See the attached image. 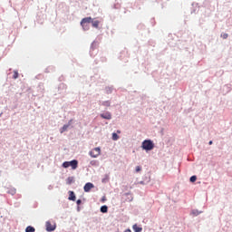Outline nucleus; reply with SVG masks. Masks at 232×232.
Here are the masks:
<instances>
[{
  "label": "nucleus",
  "mask_w": 232,
  "mask_h": 232,
  "mask_svg": "<svg viewBox=\"0 0 232 232\" xmlns=\"http://www.w3.org/2000/svg\"><path fill=\"white\" fill-rule=\"evenodd\" d=\"M141 148L143 150H146V151H151L155 148V144H153V141L151 140H145L142 142Z\"/></svg>",
  "instance_id": "f257e3e1"
},
{
  "label": "nucleus",
  "mask_w": 232,
  "mask_h": 232,
  "mask_svg": "<svg viewBox=\"0 0 232 232\" xmlns=\"http://www.w3.org/2000/svg\"><path fill=\"white\" fill-rule=\"evenodd\" d=\"M89 155H90V157H92V159H97V157H99L101 155V149L99 147L92 149L89 152Z\"/></svg>",
  "instance_id": "f03ea898"
},
{
  "label": "nucleus",
  "mask_w": 232,
  "mask_h": 232,
  "mask_svg": "<svg viewBox=\"0 0 232 232\" xmlns=\"http://www.w3.org/2000/svg\"><path fill=\"white\" fill-rule=\"evenodd\" d=\"M70 166H71L72 169H77V167L79 166V161H77L76 160L69 161V167Z\"/></svg>",
  "instance_id": "7ed1b4c3"
},
{
  "label": "nucleus",
  "mask_w": 232,
  "mask_h": 232,
  "mask_svg": "<svg viewBox=\"0 0 232 232\" xmlns=\"http://www.w3.org/2000/svg\"><path fill=\"white\" fill-rule=\"evenodd\" d=\"M92 188H93L92 183L89 182V183L85 184V186L83 187V189H84L85 193H88V192H90L91 189H92Z\"/></svg>",
  "instance_id": "20e7f679"
},
{
  "label": "nucleus",
  "mask_w": 232,
  "mask_h": 232,
  "mask_svg": "<svg viewBox=\"0 0 232 232\" xmlns=\"http://www.w3.org/2000/svg\"><path fill=\"white\" fill-rule=\"evenodd\" d=\"M92 21V17H85L82 20L81 24H90Z\"/></svg>",
  "instance_id": "39448f33"
},
{
  "label": "nucleus",
  "mask_w": 232,
  "mask_h": 232,
  "mask_svg": "<svg viewBox=\"0 0 232 232\" xmlns=\"http://www.w3.org/2000/svg\"><path fill=\"white\" fill-rule=\"evenodd\" d=\"M102 119H106L107 121L111 120V113L105 112L101 114Z\"/></svg>",
  "instance_id": "423d86ee"
},
{
  "label": "nucleus",
  "mask_w": 232,
  "mask_h": 232,
  "mask_svg": "<svg viewBox=\"0 0 232 232\" xmlns=\"http://www.w3.org/2000/svg\"><path fill=\"white\" fill-rule=\"evenodd\" d=\"M72 124V120L69 121L68 124H65L63 126V128L60 130V133H64L70 128V125Z\"/></svg>",
  "instance_id": "0eeeda50"
},
{
  "label": "nucleus",
  "mask_w": 232,
  "mask_h": 232,
  "mask_svg": "<svg viewBox=\"0 0 232 232\" xmlns=\"http://www.w3.org/2000/svg\"><path fill=\"white\" fill-rule=\"evenodd\" d=\"M46 230L47 231H54L55 230V227L53 225H52V223H50L48 221V222H46Z\"/></svg>",
  "instance_id": "6e6552de"
},
{
  "label": "nucleus",
  "mask_w": 232,
  "mask_h": 232,
  "mask_svg": "<svg viewBox=\"0 0 232 232\" xmlns=\"http://www.w3.org/2000/svg\"><path fill=\"white\" fill-rule=\"evenodd\" d=\"M69 198V200L75 201V198H76L75 193L73 191L70 190L69 191V198Z\"/></svg>",
  "instance_id": "1a4fd4ad"
},
{
  "label": "nucleus",
  "mask_w": 232,
  "mask_h": 232,
  "mask_svg": "<svg viewBox=\"0 0 232 232\" xmlns=\"http://www.w3.org/2000/svg\"><path fill=\"white\" fill-rule=\"evenodd\" d=\"M132 229L135 231V232H141L142 231V227L137 226V225H133L132 227Z\"/></svg>",
  "instance_id": "9d476101"
},
{
  "label": "nucleus",
  "mask_w": 232,
  "mask_h": 232,
  "mask_svg": "<svg viewBox=\"0 0 232 232\" xmlns=\"http://www.w3.org/2000/svg\"><path fill=\"white\" fill-rule=\"evenodd\" d=\"M25 232H35V228L32 226H29L25 228Z\"/></svg>",
  "instance_id": "9b49d317"
},
{
  "label": "nucleus",
  "mask_w": 232,
  "mask_h": 232,
  "mask_svg": "<svg viewBox=\"0 0 232 232\" xmlns=\"http://www.w3.org/2000/svg\"><path fill=\"white\" fill-rule=\"evenodd\" d=\"M102 213H108V206L104 205L101 208Z\"/></svg>",
  "instance_id": "f8f14e48"
},
{
  "label": "nucleus",
  "mask_w": 232,
  "mask_h": 232,
  "mask_svg": "<svg viewBox=\"0 0 232 232\" xmlns=\"http://www.w3.org/2000/svg\"><path fill=\"white\" fill-rule=\"evenodd\" d=\"M82 26L83 30H90V24H81Z\"/></svg>",
  "instance_id": "ddd939ff"
},
{
  "label": "nucleus",
  "mask_w": 232,
  "mask_h": 232,
  "mask_svg": "<svg viewBox=\"0 0 232 232\" xmlns=\"http://www.w3.org/2000/svg\"><path fill=\"white\" fill-rule=\"evenodd\" d=\"M92 26L94 27V28H99V21H93L92 20Z\"/></svg>",
  "instance_id": "4468645a"
},
{
  "label": "nucleus",
  "mask_w": 232,
  "mask_h": 232,
  "mask_svg": "<svg viewBox=\"0 0 232 232\" xmlns=\"http://www.w3.org/2000/svg\"><path fill=\"white\" fill-rule=\"evenodd\" d=\"M112 140H119V135L115 132L112 133Z\"/></svg>",
  "instance_id": "2eb2a0df"
},
{
  "label": "nucleus",
  "mask_w": 232,
  "mask_h": 232,
  "mask_svg": "<svg viewBox=\"0 0 232 232\" xmlns=\"http://www.w3.org/2000/svg\"><path fill=\"white\" fill-rule=\"evenodd\" d=\"M63 168H70V161H64L63 163Z\"/></svg>",
  "instance_id": "dca6fc26"
},
{
  "label": "nucleus",
  "mask_w": 232,
  "mask_h": 232,
  "mask_svg": "<svg viewBox=\"0 0 232 232\" xmlns=\"http://www.w3.org/2000/svg\"><path fill=\"white\" fill-rule=\"evenodd\" d=\"M19 77V72L17 71L14 72L13 79H17Z\"/></svg>",
  "instance_id": "f3484780"
},
{
  "label": "nucleus",
  "mask_w": 232,
  "mask_h": 232,
  "mask_svg": "<svg viewBox=\"0 0 232 232\" xmlns=\"http://www.w3.org/2000/svg\"><path fill=\"white\" fill-rule=\"evenodd\" d=\"M190 182H197V176H191Z\"/></svg>",
  "instance_id": "a211bd4d"
},
{
  "label": "nucleus",
  "mask_w": 232,
  "mask_h": 232,
  "mask_svg": "<svg viewBox=\"0 0 232 232\" xmlns=\"http://www.w3.org/2000/svg\"><path fill=\"white\" fill-rule=\"evenodd\" d=\"M221 37H222L223 39H227L228 34H226V33H224V34H221Z\"/></svg>",
  "instance_id": "6ab92c4d"
},
{
  "label": "nucleus",
  "mask_w": 232,
  "mask_h": 232,
  "mask_svg": "<svg viewBox=\"0 0 232 232\" xmlns=\"http://www.w3.org/2000/svg\"><path fill=\"white\" fill-rule=\"evenodd\" d=\"M142 168L140 166L136 167V173H139V171H141Z\"/></svg>",
  "instance_id": "aec40b11"
},
{
  "label": "nucleus",
  "mask_w": 232,
  "mask_h": 232,
  "mask_svg": "<svg viewBox=\"0 0 232 232\" xmlns=\"http://www.w3.org/2000/svg\"><path fill=\"white\" fill-rule=\"evenodd\" d=\"M102 106H110V102L107 101V102H102Z\"/></svg>",
  "instance_id": "412c9836"
},
{
  "label": "nucleus",
  "mask_w": 232,
  "mask_h": 232,
  "mask_svg": "<svg viewBox=\"0 0 232 232\" xmlns=\"http://www.w3.org/2000/svg\"><path fill=\"white\" fill-rule=\"evenodd\" d=\"M9 193H11V195H15V188L11 189Z\"/></svg>",
  "instance_id": "4be33fe9"
},
{
  "label": "nucleus",
  "mask_w": 232,
  "mask_h": 232,
  "mask_svg": "<svg viewBox=\"0 0 232 232\" xmlns=\"http://www.w3.org/2000/svg\"><path fill=\"white\" fill-rule=\"evenodd\" d=\"M82 202V201L81 199H78V200L76 201V204L79 206V205H81Z\"/></svg>",
  "instance_id": "5701e85b"
},
{
  "label": "nucleus",
  "mask_w": 232,
  "mask_h": 232,
  "mask_svg": "<svg viewBox=\"0 0 232 232\" xmlns=\"http://www.w3.org/2000/svg\"><path fill=\"white\" fill-rule=\"evenodd\" d=\"M208 144H209V146H211V144H213V141L210 140V141L208 142Z\"/></svg>",
  "instance_id": "b1692460"
},
{
  "label": "nucleus",
  "mask_w": 232,
  "mask_h": 232,
  "mask_svg": "<svg viewBox=\"0 0 232 232\" xmlns=\"http://www.w3.org/2000/svg\"><path fill=\"white\" fill-rule=\"evenodd\" d=\"M91 164L93 166V164H95V161H91Z\"/></svg>",
  "instance_id": "393cba45"
},
{
  "label": "nucleus",
  "mask_w": 232,
  "mask_h": 232,
  "mask_svg": "<svg viewBox=\"0 0 232 232\" xmlns=\"http://www.w3.org/2000/svg\"><path fill=\"white\" fill-rule=\"evenodd\" d=\"M117 133H121V130H117Z\"/></svg>",
  "instance_id": "a878e982"
}]
</instances>
